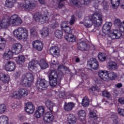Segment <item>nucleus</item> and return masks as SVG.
<instances>
[{"instance_id":"1","label":"nucleus","mask_w":124,"mask_h":124,"mask_svg":"<svg viewBox=\"0 0 124 124\" xmlns=\"http://www.w3.org/2000/svg\"><path fill=\"white\" fill-rule=\"evenodd\" d=\"M96 14H93L90 16L85 17L84 22L81 21L80 24L83 25L86 28H91L93 26V24L95 27H99L101 25L103 20L102 19V15L99 14L98 11L95 10Z\"/></svg>"},{"instance_id":"2","label":"nucleus","mask_w":124,"mask_h":124,"mask_svg":"<svg viewBox=\"0 0 124 124\" xmlns=\"http://www.w3.org/2000/svg\"><path fill=\"white\" fill-rule=\"evenodd\" d=\"M22 24V19L18 17V15H14L10 17L5 16L0 21V27L1 29H7L9 26L15 27Z\"/></svg>"},{"instance_id":"3","label":"nucleus","mask_w":124,"mask_h":124,"mask_svg":"<svg viewBox=\"0 0 124 124\" xmlns=\"http://www.w3.org/2000/svg\"><path fill=\"white\" fill-rule=\"evenodd\" d=\"M14 36L17 39H28L29 36V31L25 28L19 27L13 31Z\"/></svg>"},{"instance_id":"4","label":"nucleus","mask_w":124,"mask_h":124,"mask_svg":"<svg viewBox=\"0 0 124 124\" xmlns=\"http://www.w3.org/2000/svg\"><path fill=\"white\" fill-rule=\"evenodd\" d=\"M33 75L31 73H28L22 76L20 80V84L25 87H30L31 83L33 81Z\"/></svg>"},{"instance_id":"5","label":"nucleus","mask_w":124,"mask_h":124,"mask_svg":"<svg viewBox=\"0 0 124 124\" xmlns=\"http://www.w3.org/2000/svg\"><path fill=\"white\" fill-rule=\"evenodd\" d=\"M49 82L50 87H56L58 84V74L55 70H51L49 76Z\"/></svg>"},{"instance_id":"6","label":"nucleus","mask_w":124,"mask_h":124,"mask_svg":"<svg viewBox=\"0 0 124 124\" xmlns=\"http://www.w3.org/2000/svg\"><path fill=\"white\" fill-rule=\"evenodd\" d=\"M29 91L26 89H21L19 91H15L11 94V96L13 98H21L28 95Z\"/></svg>"},{"instance_id":"7","label":"nucleus","mask_w":124,"mask_h":124,"mask_svg":"<svg viewBox=\"0 0 124 124\" xmlns=\"http://www.w3.org/2000/svg\"><path fill=\"white\" fill-rule=\"evenodd\" d=\"M33 18L36 22H39L41 24H44L45 23H47L49 20V18H48V16H44L43 15H41L39 13H37L34 14L33 16Z\"/></svg>"},{"instance_id":"8","label":"nucleus","mask_w":124,"mask_h":124,"mask_svg":"<svg viewBox=\"0 0 124 124\" xmlns=\"http://www.w3.org/2000/svg\"><path fill=\"white\" fill-rule=\"evenodd\" d=\"M94 0L95 1V3L94 4V7H95V9L96 11L98 12H100V10H98L97 8L98 7L99 4H101L103 5V7L105 10H107L108 9V4L107 1L105 0Z\"/></svg>"},{"instance_id":"9","label":"nucleus","mask_w":124,"mask_h":124,"mask_svg":"<svg viewBox=\"0 0 124 124\" xmlns=\"http://www.w3.org/2000/svg\"><path fill=\"white\" fill-rule=\"evenodd\" d=\"M36 6V2H31L30 1H25L22 4V7L26 11H31L33 10L35 7Z\"/></svg>"},{"instance_id":"10","label":"nucleus","mask_w":124,"mask_h":124,"mask_svg":"<svg viewBox=\"0 0 124 124\" xmlns=\"http://www.w3.org/2000/svg\"><path fill=\"white\" fill-rule=\"evenodd\" d=\"M109 37L111 39H119L123 35L118 30H113L108 33Z\"/></svg>"},{"instance_id":"11","label":"nucleus","mask_w":124,"mask_h":124,"mask_svg":"<svg viewBox=\"0 0 124 124\" xmlns=\"http://www.w3.org/2000/svg\"><path fill=\"white\" fill-rule=\"evenodd\" d=\"M87 65L93 69H98V62L94 58L91 59L87 62Z\"/></svg>"},{"instance_id":"12","label":"nucleus","mask_w":124,"mask_h":124,"mask_svg":"<svg viewBox=\"0 0 124 124\" xmlns=\"http://www.w3.org/2000/svg\"><path fill=\"white\" fill-rule=\"evenodd\" d=\"M32 47L34 49H36L37 51L41 52L43 50V44L39 40H36L32 42Z\"/></svg>"},{"instance_id":"13","label":"nucleus","mask_w":124,"mask_h":124,"mask_svg":"<svg viewBox=\"0 0 124 124\" xmlns=\"http://www.w3.org/2000/svg\"><path fill=\"white\" fill-rule=\"evenodd\" d=\"M54 115H53V114L51 112H47L44 115L43 120L45 123L50 124L54 121Z\"/></svg>"},{"instance_id":"14","label":"nucleus","mask_w":124,"mask_h":124,"mask_svg":"<svg viewBox=\"0 0 124 124\" xmlns=\"http://www.w3.org/2000/svg\"><path fill=\"white\" fill-rule=\"evenodd\" d=\"M36 86L41 90H45L48 87V82L44 79H42L40 81H37Z\"/></svg>"},{"instance_id":"15","label":"nucleus","mask_w":124,"mask_h":124,"mask_svg":"<svg viewBox=\"0 0 124 124\" xmlns=\"http://www.w3.org/2000/svg\"><path fill=\"white\" fill-rule=\"evenodd\" d=\"M25 111L29 114H33V112L35 110V108L32 103L28 102L26 104Z\"/></svg>"},{"instance_id":"16","label":"nucleus","mask_w":124,"mask_h":124,"mask_svg":"<svg viewBox=\"0 0 124 124\" xmlns=\"http://www.w3.org/2000/svg\"><path fill=\"white\" fill-rule=\"evenodd\" d=\"M22 50V45L19 43H16L13 45L12 52L14 54H19Z\"/></svg>"},{"instance_id":"17","label":"nucleus","mask_w":124,"mask_h":124,"mask_svg":"<svg viewBox=\"0 0 124 124\" xmlns=\"http://www.w3.org/2000/svg\"><path fill=\"white\" fill-rule=\"evenodd\" d=\"M114 24L120 28V31L124 32V20L122 22L121 19L116 18L114 20Z\"/></svg>"},{"instance_id":"18","label":"nucleus","mask_w":124,"mask_h":124,"mask_svg":"<svg viewBox=\"0 0 124 124\" xmlns=\"http://www.w3.org/2000/svg\"><path fill=\"white\" fill-rule=\"evenodd\" d=\"M5 68L7 71H14L16 68L15 63L11 61H8L5 64Z\"/></svg>"},{"instance_id":"19","label":"nucleus","mask_w":124,"mask_h":124,"mask_svg":"<svg viewBox=\"0 0 124 124\" xmlns=\"http://www.w3.org/2000/svg\"><path fill=\"white\" fill-rule=\"evenodd\" d=\"M108 71L105 70H100L98 71V76L101 79L104 80V81H108Z\"/></svg>"},{"instance_id":"20","label":"nucleus","mask_w":124,"mask_h":124,"mask_svg":"<svg viewBox=\"0 0 124 124\" xmlns=\"http://www.w3.org/2000/svg\"><path fill=\"white\" fill-rule=\"evenodd\" d=\"M49 52L54 57H59V56H60V50L58 46H54L51 47L49 49Z\"/></svg>"},{"instance_id":"21","label":"nucleus","mask_w":124,"mask_h":124,"mask_svg":"<svg viewBox=\"0 0 124 124\" xmlns=\"http://www.w3.org/2000/svg\"><path fill=\"white\" fill-rule=\"evenodd\" d=\"M36 62L34 61H31L28 65V69L30 71H33V73H36L37 68L36 67Z\"/></svg>"},{"instance_id":"22","label":"nucleus","mask_w":124,"mask_h":124,"mask_svg":"<svg viewBox=\"0 0 124 124\" xmlns=\"http://www.w3.org/2000/svg\"><path fill=\"white\" fill-rule=\"evenodd\" d=\"M45 105L50 112H53V108L56 106V104L51 100H47L45 102Z\"/></svg>"},{"instance_id":"23","label":"nucleus","mask_w":124,"mask_h":124,"mask_svg":"<svg viewBox=\"0 0 124 124\" xmlns=\"http://www.w3.org/2000/svg\"><path fill=\"white\" fill-rule=\"evenodd\" d=\"M74 106H75V104L72 102L65 103L63 106V109L65 111L69 112L72 110L73 108H74Z\"/></svg>"},{"instance_id":"24","label":"nucleus","mask_w":124,"mask_h":124,"mask_svg":"<svg viewBox=\"0 0 124 124\" xmlns=\"http://www.w3.org/2000/svg\"><path fill=\"white\" fill-rule=\"evenodd\" d=\"M0 80L2 83L7 84L10 81V77L8 75H5L3 73L0 74Z\"/></svg>"},{"instance_id":"25","label":"nucleus","mask_w":124,"mask_h":124,"mask_svg":"<svg viewBox=\"0 0 124 124\" xmlns=\"http://www.w3.org/2000/svg\"><path fill=\"white\" fill-rule=\"evenodd\" d=\"M67 121L70 124H74L77 122V119L73 114H69L67 115Z\"/></svg>"},{"instance_id":"26","label":"nucleus","mask_w":124,"mask_h":124,"mask_svg":"<svg viewBox=\"0 0 124 124\" xmlns=\"http://www.w3.org/2000/svg\"><path fill=\"white\" fill-rule=\"evenodd\" d=\"M77 46L78 49V50H80L81 51H86L88 47L87 44L84 41L79 42L78 43Z\"/></svg>"},{"instance_id":"27","label":"nucleus","mask_w":124,"mask_h":124,"mask_svg":"<svg viewBox=\"0 0 124 124\" xmlns=\"http://www.w3.org/2000/svg\"><path fill=\"white\" fill-rule=\"evenodd\" d=\"M61 28L66 32V34H70L72 32V30L70 29V27L65 25V22L62 23Z\"/></svg>"},{"instance_id":"28","label":"nucleus","mask_w":124,"mask_h":124,"mask_svg":"<svg viewBox=\"0 0 124 124\" xmlns=\"http://www.w3.org/2000/svg\"><path fill=\"white\" fill-rule=\"evenodd\" d=\"M112 27V23L111 22H106L103 27L102 31L104 33H108V31H110Z\"/></svg>"},{"instance_id":"29","label":"nucleus","mask_w":124,"mask_h":124,"mask_svg":"<svg viewBox=\"0 0 124 124\" xmlns=\"http://www.w3.org/2000/svg\"><path fill=\"white\" fill-rule=\"evenodd\" d=\"M64 38L68 42H75V41H76L75 36H74L73 34L71 33L66 34L64 36Z\"/></svg>"},{"instance_id":"30","label":"nucleus","mask_w":124,"mask_h":124,"mask_svg":"<svg viewBox=\"0 0 124 124\" xmlns=\"http://www.w3.org/2000/svg\"><path fill=\"white\" fill-rule=\"evenodd\" d=\"M39 65H40L42 69H46V68H47L49 66L48 63H47V62H46V61L44 59L40 60L39 62Z\"/></svg>"},{"instance_id":"31","label":"nucleus","mask_w":124,"mask_h":124,"mask_svg":"<svg viewBox=\"0 0 124 124\" xmlns=\"http://www.w3.org/2000/svg\"><path fill=\"white\" fill-rule=\"evenodd\" d=\"M108 81L109 80H115L117 79V74L113 72H110L108 73Z\"/></svg>"},{"instance_id":"32","label":"nucleus","mask_w":124,"mask_h":124,"mask_svg":"<svg viewBox=\"0 0 124 124\" xmlns=\"http://www.w3.org/2000/svg\"><path fill=\"white\" fill-rule=\"evenodd\" d=\"M111 4H112V8L114 9H117L118 8V6L120 5V3H121V0H110Z\"/></svg>"},{"instance_id":"33","label":"nucleus","mask_w":124,"mask_h":124,"mask_svg":"<svg viewBox=\"0 0 124 124\" xmlns=\"http://www.w3.org/2000/svg\"><path fill=\"white\" fill-rule=\"evenodd\" d=\"M40 34L43 37H47L49 35V29L47 28H44L40 31Z\"/></svg>"},{"instance_id":"34","label":"nucleus","mask_w":124,"mask_h":124,"mask_svg":"<svg viewBox=\"0 0 124 124\" xmlns=\"http://www.w3.org/2000/svg\"><path fill=\"white\" fill-rule=\"evenodd\" d=\"M13 54L12 51H9L8 53H4L3 57L5 60L8 61V60L12 59Z\"/></svg>"},{"instance_id":"35","label":"nucleus","mask_w":124,"mask_h":124,"mask_svg":"<svg viewBox=\"0 0 124 124\" xmlns=\"http://www.w3.org/2000/svg\"><path fill=\"white\" fill-rule=\"evenodd\" d=\"M108 66L109 69L110 70H115L117 69V67H118L116 63L114 62H110L108 63Z\"/></svg>"},{"instance_id":"36","label":"nucleus","mask_w":124,"mask_h":124,"mask_svg":"<svg viewBox=\"0 0 124 124\" xmlns=\"http://www.w3.org/2000/svg\"><path fill=\"white\" fill-rule=\"evenodd\" d=\"M90 101L89 100V98L88 97H85L82 99V101L81 102V105L83 106V107H88L90 104Z\"/></svg>"},{"instance_id":"37","label":"nucleus","mask_w":124,"mask_h":124,"mask_svg":"<svg viewBox=\"0 0 124 124\" xmlns=\"http://www.w3.org/2000/svg\"><path fill=\"white\" fill-rule=\"evenodd\" d=\"M78 119L80 121H83L84 117H86V112L84 110H80L78 112Z\"/></svg>"},{"instance_id":"38","label":"nucleus","mask_w":124,"mask_h":124,"mask_svg":"<svg viewBox=\"0 0 124 124\" xmlns=\"http://www.w3.org/2000/svg\"><path fill=\"white\" fill-rule=\"evenodd\" d=\"M98 58L100 62H105L107 59L106 54L105 53H99Z\"/></svg>"},{"instance_id":"39","label":"nucleus","mask_w":124,"mask_h":124,"mask_svg":"<svg viewBox=\"0 0 124 124\" xmlns=\"http://www.w3.org/2000/svg\"><path fill=\"white\" fill-rule=\"evenodd\" d=\"M25 60L26 58H25V56H24L23 55H20L16 58L17 62L19 64H21V63H23V62H25Z\"/></svg>"},{"instance_id":"40","label":"nucleus","mask_w":124,"mask_h":124,"mask_svg":"<svg viewBox=\"0 0 124 124\" xmlns=\"http://www.w3.org/2000/svg\"><path fill=\"white\" fill-rule=\"evenodd\" d=\"M14 0H7L5 3V6L11 8L14 5Z\"/></svg>"},{"instance_id":"41","label":"nucleus","mask_w":124,"mask_h":124,"mask_svg":"<svg viewBox=\"0 0 124 124\" xmlns=\"http://www.w3.org/2000/svg\"><path fill=\"white\" fill-rule=\"evenodd\" d=\"M5 43H6V40L4 38L0 37V44L2 46L0 47V50H3V49H4V47H5Z\"/></svg>"},{"instance_id":"42","label":"nucleus","mask_w":124,"mask_h":124,"mask_svg":"<svg viewBox=\"0 0 124 124\" xmlns=\"http://www.w3.org/2000/svg\"><path fill=\"white\" fill-rule=\"evenodd\" d=\"M70 3L72 6H76V7H79L80 6V1L77 0H70Z\"/></svg>"},{"instance_id":"43","label":"nucleus","mask_w":124,"mask_h":124,"mask_svg":"<svg viewBox=\"0 0 124 124\" xmlns=\"http://www.w3.org/2000/svg\"><path fill=\"white\" fill-rule=\"evenodd\" d=\"M62 31L57 30L55 31V36L57 37V38H61L62 37Z\"/></svg>"},{"instance_id":"44","label":"nucleus","mask_w":124,"mask_h":124,"mask_svg":"<svg viewBox=\"0 0 124 124\" xmlns=\"http://www.w3.org/2000/svg\"><path fill=\"white\" fill-rule=\"evenodd\" d=\"M6 111V106L4 104L0 105V114H4Z\"/></svg>"},{"instance_id":"45","label":"nucleus","mask_w":124,"mask_h":124,"mask_svg":"<svg viewBox=\"0 0 124 124\" xmlns=\"http://www.w3.org/2000/svg\"><path fill=\"white\" fill-rule=\"evenodd\" d=\"M91 3V0H83L79 1V5H89Z\"/></svg>"},{"instance_id":"46","label":"nucleus","mask_w":124,"mask_h":124,"mask_svg":"<svg viewBox=\"0 0 124 124\" xmlns=\"http://www.w3.org/2000/svg\"><path fill=\"white\" fill-rule=\"evenodd\" d=\"M37 110L40 112L42 115L44 114V112L45 109H44V107L43 106H39L37 108Z\"/></svg>"},{"instance_id":"47","label":"nucleus","mask_w":124,"mask_h":124,"mask_svg":"<svg viewBox=\"0 0 124 124\" xmlns=\"http://www.w3.org/2000/svg\"><path fill=\"white\" fill-rule=\"evenodd\" d=\"M64 0H58L59 2L58 4L56 5V3L54 2V5H56V6H58V8H62V7H63V4H61V2H62V1H64Z\"/></svg>"},{"instance_id":"48","label":"nucleus","mask_w":124,"mask_h":124,"mask_svg":"<svg viewBox=\"0 0 124 124\" xmlns=\"http://www.w3.org/2000/svg\"><path fill=\"white\" fill-rule=\"evenodd\" d=\"M34 116L35 118L38 119L40 118V117H42V116H43V115L40 112H39L37 110H36L34 113Z\"/></svg>"},{"instance_id":"49","label":"nucleus","mask_w":124,"mask_h":124,"mask_svg":"<svg viewBox=\"0 0 124 124\" xmlns=\"http://www.w3.org/2000/svg\"><path fill=\"white\" fill-rule=\"evenodd\" d=\"M102 94L104 96H105V97H110L111 96L110 93L107 91H103Z\"/></svg>"},{"instance_id":"50","label":"nucleus","mask_w":124,"mask_h":124,"mask_svg":"<svg viewBox=\"0 0 124 124\" xmlns=\"http://www.w3.org/2000/svg\"><path fill=\"white\" fill-rule=\"evenodd\" d=\"M96 111H90V115L91 118H96Z\"/></svg>"},{"instance_id":"51","label":"nucleus","mask_w":124,"mask_h":124,"mask_svg":"<svg viewBox=\"0 0 124 124\" xmlns=\"http://www.w3.org/2000/svg\"><path fill=\"white\" fill-rule=\"evenodd\" d=\"M75 22V16L74 15H72L71 16V19L69 22L70 25H73Z\"/></svg>"},{"instance_id":"52","label":"nucleus","mask_w":124,"mask_h":124,"mask_svg":"<svg viewBox=\"0 0 124 124\" xmlns=\"http://www.w3.org/2000/svg\"><path fill=\"white\" fill-rule=\"evenodd\" d=\"M97 86H93L91 88H90L89 92H92L93 93V92H95V91H97V92H99V90H97Z\"/></svg>"},{"instance_id":"53","label":"nucleus","mask_w":124,"mask_h":124,"mask_svg":"<svg viewBox=\"0 0 124 124\" xmlns=\"http://www.w3.org/2000/svg\"><path fill=\"white\" fill-rule=\"evenodd\" d=\"M118 112L121 115V116H124V109L121 108H118Z\"/></svg>"},{"instance_id":"54","label":"nucleus","mask_w":124,"mask_h":124,"mask_svg":"<svg viewBox=\"0 0 124 124\" xmlns=\"http://www.w3.org/2000/svg\"><path fill=\"white\" fill-rule=\"evenodd\" d=\"M30 32L31 35H37V32L33 29H31Z\"/></svg>"},{"instance_id":"55","label":"nucleus","mask_w":124,"mask_h":124,"mask_svg":"<svg viewBox=\"0 0 124 124\" xmlns=\"http://www.w3.org/2000/svg\"><path fill=\"white\" fill-rule=\"evenodd\" d=\"M84 72H85V71L82 69L79 70V73H80V75L82 77H85V76H86V75L84 74Z\"/></svg>"},{"instance_id":"56","label":"nucleus","mask_w":124,"mask_h":124,"mask_svg":"<svg viewBox=\"0 0 124 124\" xmlns=\"http://www.w3.org/2000/svg\"><path fill=\"white\" fill-rule=\"evenodd\" d=\"M115 119H113V123L115 124H119V121H118V120L117 119H118V117H117V115H115Z\"/></svg>"},{"instance_id":"57","label":"nucleus","mask_w":124,"mask_h":124,"mask_svg":"<svg viewBox=\"0 0 124 124\" xmlns=\"http://www.w3.org/2000/svg\"><path fill=\"white\" fill-rule=\"evenodd\" d=\"M119 102L121 104H124V98H120L119 99Z\"/></svg>"},{"instance_id":"58","label":"nucleus","mask_w":124,"mask_h":124,"mask_svg":"<svg viewBox=\"0 0 124 124\" xmlns=\"http://www.w3.org/2000/svg\"><path fill=\"white\" fill-rule=\"evenodd\" d=\"M11 106H12V108H13V109H16V108H17V106H18V105L16 104L13 103L12 104Z\"/></svg>"},{"instance_id":"59","label":"nucleus","mask_w":124,"mask_h":124,"mask_svg":"<svg viewBox=\"0 0 124 124\" xmlns=\"http://www.w3.org/2000/svg\"><path fill=\"white\" fill-rule=\"evenodd\" d=\"M95 83L96 84H101V81L100 80H99L98 79L96 78V79H94Z\"/></svg>"},{"instance_id":"60","label":"nucleus","mask_w":124,"mask_h":124,"mask_svg":"<svg viewBox=\"0 0 124 124\" xmlns=\"http://www.w3.org/2000/svg\"><path fill=\"white\" fill-rule=\"evenodd\" d=\"M41 4H45V0H38Z\"/></svg>"},{"instance_id":"61","label":"nucleus","mask_w":124,"mask_h":124,"mask_svg":"<svg viewBox=\"0 0 124 124\" xmlns=\"http://www.w3.org/2000/svg\"><path fill=\"white\" fill-rule=\"evenodd\" d=\"M122 87H123V84L122 83H118L117 85H116V87L120 89V88H122Z\"/></svg>"},{"instance_id":"62","label":"nucleus","mask_w":124,"mask_h":124,"mask_svg":"<svg viewBox=\"0 0 124 124\" xmlns=\"http://www.w3.org/2000/svg\"><path fill=\"white\" fill-rule=\"evenodd\" d=\"M64 66L62 65H60L58 66V70H61V69H62V68H63Z\"/></svg>"},{"instance_id":"63","label":"nucleus","mask_w":124,"mask_h":124,"mask_svg":"<svg viewBox=\"0 0 124 124\" xmlns=\"http://www.w3.org/2000/svg\"><path fill=\"white\" fill-rule=\"evenodd\" d=\"M75 62H80V59L78 57L76 58Z\"/></svg>"},{"instance_id":"64","label":"nucleus","mask_w":124,"mask_h":124,"mask_svg":"<svg viewBox=\"0 0 124 124\" xmlns=\"http://www.w3.org/2000/svg\"><path fill=\"white\" fill-rule=\"evenodd\" d=\"M121 7H122L124 9V5H122Z\"/></svg>"}]
</instances>
